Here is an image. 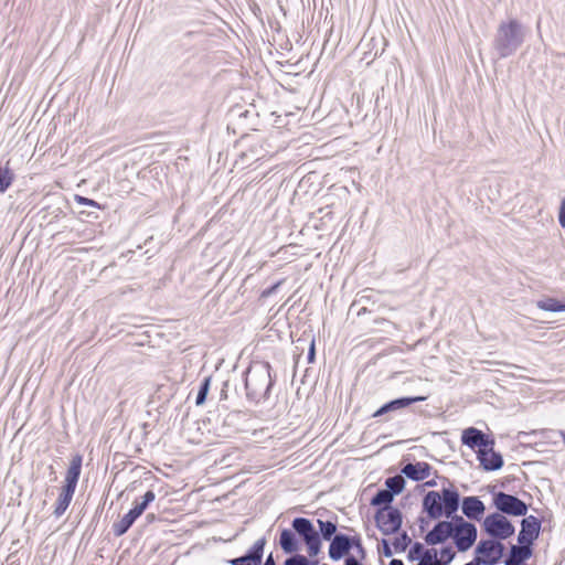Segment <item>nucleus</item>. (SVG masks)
Masks as SVG:
<instances>
[{
    "label": "nucleus",
    "mask_w": 565,
    "mask_h": 565,
    "mask_svg": "<svg viewBox=\"0 0 565 565\" xmlns=\"http://www.w3.org/2000/svg\"><path fill=\"white\" fill-rule=\"evenodd\" d=\"M381 553L385 556V557H391L393 555V550L391 547V543L388 540L386 539H382L381 540Z\"/></svg>",
    "instance_id": "obj_36"
},
{
    "label": "nucleus",
    "mask_w": 565,
    "mask_h": 565,
    "mask_svg": "<svg viewBox=\"0 0 565 565\" xmlns=\"http://www.w3.org/2000/svg\"><path fill=\"white\" fill-rule=\"evenodd\" d=\"M307 361H308L309 364H311V363H313L316 361V344H315V340L313 339L311 340V343H310L309 349H308Z\"/></svg>",
    "instance_id": "obj_38"
},
{
    "label": "nucleus",
    "mask_w": 565,
    "mask_h": 565,
    "mask_svg": "<svg viewBox=\"0 0 565 565\" xmlns=\"http://www.w3.org/2000/svg\"><path fill=\"white\" fill-rule=\"evenodd\" d=\"M387 41L384 36L371 38L366 44L367 49L372 50L373 52V58L381 56L384 53Z\"/></svg>",
    "instance_id": "obj_30"
},
{
    "label": "nucleus",
    "mask_w": 565,
    "mask_h": 565,
    "mask_svg": "<svg viewBox=\"0 0 565 565\" xmlns=\"http://www.w3.org/2000/svg\"><path fill=\"white\" fill-rule=\"evenodd\" d=\"M436 521L433 529L424 536L425 543L430 546L444 544L449 539H452L451 523L440 519Z\"/></svg>",
    "instance_id": "obj_15"
},
{
    "label": "nucleus",
    "mask_w": 565,
    "mask_h": 565,
    "mask_svg": "<svg viewBox=\"0 0 565 565\" xmlns=\"http://www.w3.org/2000/svg\"><path fill=\"white\" fill-rule=\"evenodd\" d=\"M429 521H430V520L428 519V516H427V518H424V516H419V518H418V526H419V530H420L422 532H424V531L426 530V527H427V526H428V524H429Z\"/></svg>",
    "instance_id": "obj_42"
},
{
    "label": "nucleus",
    "mask_w": 565,
    "mask_h": 565,
    "mask_svg": "<svg viewBox=\"0 0 565 565\" xmlns=\"http://www.w3.org/2000/svg\"><path fill=\"white\" fill-rule=\"evenodd\" d=\"M338 519L335 513L324 510L319 513L316 524L308 518L296 516L288 529L302 541L308 555L317 557L321 553L323 541L330 542L340 533Z\"/></svg>",
    "instance_id": "obj_1"
},
{
    "label": "nucleus",
    "mask_w": 565,
    "mask_h": 565,
    "mask_svg": "<svg viewBox=\"0 0 565 565\" xmlns=\"http://www.w3.org/2000/svg\"><path fill=\"white\" fill-rule=\"evenodd\" d=\"M282 284V280H279L270 286H268L267 288H265L264 290H262L260 292V297L262 298H268L270 296H273L274 294L277 292L279 286Z\"/></svg>",
    "instance_id": "obj_33"
},
{
    "label": "nucleus",
    "mask_w": 565,
    "mask_h": 565,
    "mask_svg": "<svg viewBox=\"0 0 565 565\" xmlns=\"http://www.w3.org/2000/svg\"><path fill=\"white\" fill-rule=\"evenodd\" d=\"M151 423L143 420V444H149L151 447L158 445L163 435V425H153L151 429L149 427Z\"/></svg>",
    "instance_id": "obj_24"
},
{
    "label": "nucleus",
    "mask_w": 565,
    "mask_h": 565,
    "mask_svg": "<svg viewBox=\"0 0 565 565\" xmlns=\"http://www.w3.org/2000/svg\"><path fill=\"white\" fill-rule=\"evenodd\" d=\"M443 480L448 483V487H443L440 491L426 492L422 499V512L426 513L429 520L446 518L448 523H451V532H455L470 522L457 514L460 508L459 490L448 478L443 477Z\"/></svg>",
    "instance_id": "obj_2"
},
{
    "label": "nucleus",
    "mask_w": 565,
    "mask_h": 565,
    "mask_svg": "<svg viewBox=\"0 0 565 565\" xmlns=\"http://www.w3.org/2000/svg\"><path fill=\"white\" fill-rule=\"evenodd\" d=\"M555 433H556V434H558L559 436H562L563 441H564V444H565V430H557V431H555Z\"/></svg>",
    "instance_id": "obj_55"
},
{
    "label": "nucleus",
    "mask_w": 565,
    "mask_h": 565,
    "mask_svg": "<svg viewBox=\"0 0 565 565\" xmlns=\"http://www.w3.org/2000/svg\"><path fill=\"white\" fill-rule=\"evenodd\" d=\"M344 565H364L363 562L358 559L353 554H349L345 557Z\"/></svg>",
    "instance_id": "obj_40"
},
{
    "label": "nucleus",
    "mask_w": 565,
    "mask_h": 565,
    "mask_svg": "<svg viewBox=\"0 0 565 565\" xmlns=\"http://www.w3.org/2000/svg\"><path fill=\"white\" fill-rule=\"evenodd\" d=\"M244 384L246 397L260 403L269 398L276 375L271 374V366L267 361L253 363L245 372Z\"/></svg>",
    "instance_id": "obj_3"
},
{
    "label": "nucleus",
    "mask_w": 565,
    "mask_h": 565,
    "mask_svg": "<svg viewBox=\"0 0 565 565\" xmlns=\"http://www.w3.org/2000/svg\"><path fill=\"white\" fill-rule=\"evenodd\" d=\"M146 416H147V417H153L152 422H158V416H159V415H158L157 413H156V414H152V413H151V411H149V409H148V411L146 412Z\"/></svg>",
    "instance_id": "obj_50"
},
{
    "label": "nucleus",
    "mask_w": 565,
    "mask_h": 565,
    "mask_svg": "<svg viewBox=\"0 0 565 565\" xmlns=\"http://www.w3.org/2000/svg\"><path fill=\"white\" fill-rule=\"evenodd\" d=\"M478 537V530L473 523H469L463 527L457 529L452 532V541L456 548L463 553L470 550L476 543Z\"/></svg>",
    "instance_id": "obj_14"
},
{
    "label": "nucleus",
    "mask_w": 565,
    "mask_h": 565,
    "mask_svg": "<svg viewBox=\"0 0 565 565\" xmlns=\"http://www.w3.org/2000/svg\"><path fill=\"white\" fill-rule=\"evenodd\" d=\"M412 544V539L406 531L398 532L393 541V546L396 553H403Z\"/></svg>",
    "instance_id": "obj_31"
},
{
    "label": "nucleus",
    "mask_w": 565,
    "mask_h": 565,
    "mask_svg": "<svg viewBox=\"0 0 565 565\" xmlns=\"http://www.w3.org/2000/svg\"><path fill=\"white\" fill-rule=\"evenodd\" d=\"M394 498L395 497L386 488L379 489L372 497L370 504L376 509H386L388 507H393L392 502Z\"/></svg>",
    "instance_id": "obj_25"
},
{
    "label": "nucleus",
    "mask_w": 565,
    "mask_h": 565,
    "mask_svg": "<svg viewBox=\"0 0 565 565\" xmlns=\"http://www.w3.org/2000/svg\"><path fill=\"white\" fill-rule=\"evenodd\" d=\"M358 554H359V558L361 562H363L365 558H366V550L364 548V546L362 545L360 548L356 550Z\"/></svg>",
    "instance_id": "obj_44"
},
{
    "label": "nucleus",
    "mask_w": 565,
    "mask_h": 565,
    "mask_svg": "<svg viewBox=\"0 0 565 565\" xmlns=\"http://www.w3.org/2000/svg\"><path fill=\"white\" fill-rule=\"evenodd\" d=\"M558 223L565 230V198L561 201L558 210Z\"/></svg>",
    "instance_id": "obj_37"
},
{
    "label": "nucleus",
    "mask_w": 565,
    "mask_h": 565,
    "mask_svg": "<svg viewBox=\"0 0 565 565\" xmlns=\"http://www.w3.org/2000/svg\"><path fill=\"white\" fill-rule=\"evenodd\" d=\"M366 312V308H361L359 311H358V316H361L362 313H365Z\"/></svg>",
    "instance_id": "obj_58"
},
{
    "label": "nucleus",
    "mask_w": 565,
    "mask_h": 565,
    "mask_svg": "<svg viewBox=\"0 0 565 565\" xmlns=\"http://www.w3.org/2000/svg\"><path fill=\"white\" fill-rule=\"evenodd\" d=\"M505 546L499 540H480L475 548L473 558L467 564L497 565L504 556Z\"/></svg>",
    "instance_id": "obj_6"
},
{
    "label": "nucleus",
    "mask_w": 565,
    "mask_h": 565,
    "mask_svg": "<svg viewBox=\"0 0 565 565\" xmlns=\"http://www.w3.org/2000/svg\"><path fill=\"white\" fill-rule=\"evenodd\" d=\"M145 475H149V477H143V480H151V479H152L151 471L143 472V476H145Z\"/></svg>",
    "instance_id": "obj_57"
},
{
    "label": "nucleus",
    "mask_w": 565,
    "mask_h": 565,
    "mask_svg": "<svg viewBox=\"0 0 565 565\" xmlns=\"http://www.w3.org/2000/svg\"><path fill=\"white\" fill-rule=\"evenodd\" d=\"M302 562L303 565H319V561L317 559V557H310L308 554H302Z\"/></svg>",
    "instance_id": "obj_41"
},
{
    "label": "nucleus",
    "mask_w": 565,
    "mask_h": 565,
    "mask_svg": "<svg viewBox=\"0 0 565 565\" xmlns=\"http://www.w3.org/2000/svg\"><path fill=\"white\" fill-rule=\"evenodd\" d=\"M349 541L350 550H358L363 545L360 534L349 535Z\"/></svg>",
    "instance_id": "obj_35"
},
{
    "label": "nucleus",
    "mask_w": 565,
    "mask_h": 565,
    "mask_svg": "<svg viewBox=\"0 0 565 565\" xmlns=\"http://www.w3.org/2000/svg\"><path fill=\"white\" fill-rule=\"evenodd\" d=\"M363 55H364V56H363V58H364V60H365V58H369V57L371 58V61H373V60H374V58H373V52H372V50H370V49H367L366 51H364Z\"/></svg>",
    "instance_id": "obj_48"
},
{
    "label": "nucleus",
    "mask_w": 565,
    "mask_h": 565,
    "mask_svg": "<svg viewBox=\"0 0 565 565\" xmlns=\"http://www.w3.org/2000/svg\"><path fill=\"white\" fill-rule=\"evenodd\" d=\"M161 245H162V241H161V239L157 241V242H156V244H154L152 247H149V248H147L146 250H143V255H148V254H150L152 250H153V253H154V252H157V250H159V249H160V247H161Z\"/></svg>",
    "instance_id": "obj_43"
},
{
    "label": "nucleus",
    "mask_w": 565,
    "mask_h": 565,
    "mask_svg": "<svg viewBox=\"0 0 565 565\" xmlns=\"http://www.w3.org/2000/svg\"><path fill=\"white\" fill-rule=\"evenodd\" d=\"M406 481L402 473L385 479V487L394 497L401 494L404 491Z\"/></svg>",
    "instance_id": "obj_27"
},
{
    "label": "nucleus",
    "mask_w": 565,
    "mask_h": 565,
    "mask_svg": "<svg viewBox=\"0 0 565 565\" xmlns=\"http://www.w3.org/2000/svg\"><path fill=\"white\" fill-rule=\"evenodd\" d=\"M226 387H227V382H225V383L223 384V388H222V391H221V399H222V398H226V397H227Z\"/></svg>",
    "instance_id": "obj_49"
},
{
    "label": "nucleus",
    "mask_w": 565,
    "mask_h": 565,
    "mask_svg": "<svg viewBox=\"0 0 565 565\" xmlns=\"http://www.w3.org/2000/svg\"><path fill=\"white\" fill-rule=\"evenodd\" d=\"M154 242V238L153 236H149L145 242H143V246L146 245H150Z\"/></svg>",
    "instance_id": "obj_53"
},
{
    "label": "nucleus",
    "mask_w": 565,
    "mask_h": 565,
    "mask_svg": "<svg viewBox=\"0 0 565 565\" xmlns=\"http://www.w3.org/2000/svg\"><path fill=\"white\" fill-rule=\"evenodd\" d=\"M277 544L288 555L284 565H303L302 554L299 553L303 543L289 529L282 527L279 530Z\"/></svg>",
    "instance_id": "obj_10"
},
{
    "label": "nucleus",
    "mask_w": 565,
    "mask_h": 565,
    "mask_svg": "<svg viewBox=\"0 0 565 565\" xmlns=\"http://www.w3.org/2000/svg\"><path fill=\"white\" fill-rule=\"evenodd\" d=\"M403 513L397 507L376 509L374 514L375 526L384 535L397 534L403 525Z\"/></svg>",
    "instance_id": "obj_9"
},
{
    "label": "nucleus",
    "mask_w": 565,
    "mask_h": 565,
    "mask_svg": "<svg viewBox=\"0 0 565 565\" xmlns=\"http://www.w3.org/2000/svg\"><path fill=\"white\" fill-rule=\"evenodd\" d=\"M433 467L426 461L408 462L401 469V473L412 481H424L431 475Z\"/></svg>",
    "instance_id": "obj_18"
},
{
    "label": "nucleus",
    "mask_w": 565,
    "mask_h": 565,
    "mask_svg": "<svg viewBox=\"0 0 565 565\" xmlns=\"http://www.w3.org/2000/svg\"><path fill=\"white\" fill-rule=\"evenodd\" d=\"M437 555H438L437 550H435V548L426 550L420 542H414L411 544V547L408 550L407 559L409 562H414V561L431 562V561H436Z\"/></svg>",
    "instance_id": "obj_23"
},
{
    "label": "nucleus",
    "mask_w": 565,
    "mask_h": 565,
    "mask_svg": "<svg viewBox=\"0 0 565 565\" xmlns=\"http://www.w3.org/2000/svg\"><path fill=\"white\" fill-rule=\"evenodd\" d=\"M463 565H469V564H467V563H466V564H463Z\"/></svg>",
    "instance_id": "obj_60"
},
{
    "label": "nucleus",
    "mask_w": 565,
    "mask_h": 565,
    "mask_svg": "<svg viewBox=\"0 0 565 565\" xmlns=\"http://www.w3.org/2000/svg\"><path fill=\"white\" fill-rule=\"evenodd\" d=\"M82 463L83 457L81 455L72 457L70 467L66 471L65 483L62 487V491L56 500L53 511V514L56 518L62 516L72 502L81 476Z\"/></svg>",
    "instance_id": "obj_5"
},
{
    "label": "nucleus",
    "mask_w": 565,
    "mask_h": 565,
    "mask_svg": "<svg viewBox=\"0 0 565 565\" xmlns=\"http://www.w3.org/2000/svg\"><path fill=\"white\" fill-rule=\"evenodd\" d=\"M422 488H435L437 487V481L435 479H430L425 481L422 486Z\"/></svg>",
    "instance_id": "obj_45"
},
{
    "label": "nucleus",
    "mask_w": 565,
    "mask_h": 565,
    "mask_svg": "<svg viewBox=\"0 0 565 565\" xmlns=\"http://www.w3.org/2000/svg\"><path fill=\"white\" fill-rule=\"evenodd\" d=\"M426 396H401L384 403L372 415L373 418L381 417L392 412L404 409L415 403L424 402Z\"/></svg>",
    "instance_id": "obj_16"
},
{
    "label": "nucleus",
    "mask_w": 565,
    "mask_h": 565,
    "mask_svg": "<svg viewBox=\"0 0 565 565\" xmlns=\"http://www.w3.org/2000/svg\"><path fill=\"white\" fill-rule=\"evenodd\" d=\"M156 495L152 490H148L143 493V511L148 508V505L154 500Z\"/></svg>",
    "instance_id": "obj_39"
},
{
    "label": "nucleus",
    "mask_w": 565,
    "mask_h": 565,
    "mask_svg": "<svg viewBox=\"0 0 565 565\" xmlns=\"http://www.w3.org/2000/svg\"><path fill=\"white\" fill-rule=\"evenodd\" d=\"M461 511L469 520L480 521L484 514L486 505L479 497L470 495L460 499Z\"/></svg>",
    "instance_id": "obj_19"
},
{
    "label": "nucleus",
    "mask_w": 565,
    "mask_h": 565,
    "mask_svg": "<svg viewBox=\"0 0 565 565\" xmlns=\"http://www.w3.org/2000/svg\"><path fill=\"white\" fill-rule=\"evenodd\" d=\"M201 33L198 32V31H189L186 33H184V38H192V36H196V35H200Z\"/></svg>",
    "instance_id": "obj_51"
},
{
    "label": "nucleus",
    "mask_w": 565,
    "mask_h": 565,
    "mask_svg": "<svg viewBox=\"0 0 565 565\" xmlns=\"http://www.w3.org/2000/svg\"><path fill=\"white\" fill-rule=\"evenodd\" d=\"M526 28L515 18L501 21L497 28L492 47L500 58L513 55L524 43Z\"/></svg>",
    "instance_id": "obj_4"
},
{
    "label": "nucleus",
    "mask_w": 565,
    "mask_h": 565,
    "mask_svg": "<svg viewBox=\"0 0 565 565\" xmlns=\"http://www.w3.org/2000/svg\"><path fill=\"white\" fill-rule=\"evenodd\" d=\"M267 540L265 536L258 539L242 556L227 561L230 565H260Z\"/></svg>",
    "instance_id": "obj_13"
},
{
    "label": "nucleus",
    "mask_w": 565,
    "mask_h": 565,
    "mask_svg": "<svg viewBox=\"0 0 565 565\" xmlns=\"http://www.w3.org/2000/svg\"><path fill=\"white\" fill-rule=\"evenodd\" d=\"M154 520H156V515L153 513H148L146 515V523L150 524V523L154 522Z\"/></svg>",
    "instance_id": "obj_47"
},
{
    "label": "nucleus",
    "mask_w": 565,
    "mask_h": 565,
    "mask_svg": "<svg viewBox=\"0 0 565 565\" xmlns=\"http://www.w3.org/2000/svg\"><path fill=\"white\" fill-rule=\"evenodd\" d=\"M461 444L475 450H486L494 447L495 440L491 435L483 433L476 427H468L461 433Z\"/></svg>",
    "instance_id": "obj_11"
},
{
    "label": "nucleus",
    "mask_w": 565,
    "mask_h": 565,
    "mask_svg": "<svg viewBox=\"0 0 565 565\" xmlns=\"http://www.w3.org/2000/svg\"><path fill=\"white\" fill-rule=\"evenodd\" d=\"M482 530L493 540L500 542L511 537L515 527L513 523L499 512L489 513L482 522Z\"/></svg>",
    "instance_id": "obj_8"
},
{
    "label": "nucleus",
    "mask_w": 565,
    "mask_h": 565,
    "mask_svg": "<svg viewBox=\"0 0 565 565\" xmlns=\"http://www.w3.org/2000/svg\"><path fill=\"white\" fill-rule=\"evenodd\" d=\"M211 383H212L211 375L203 377V380L201 381V383L199 385L198 394L195 397L196 406H202L206 402V398H207V395H209V392L211 388Z\"/></svg>",
    "instance_id": "obj_28"
},
{
    "label": "nucleus",
    "mask_w": 565,
    "mask_h": 565,
    "mask_svg": "<svg viewBox=\"0 0 565 565\" xmlns=\"http://www.w3.org/2000/svg\"><path fill=\"white\" fill-rule=\"evenodd\" d=\"M349 534L339 533L329 543L328 556L332 561H340L350 554Z\"/></svg>",
    "instance_id": "obj_20"
},
{
    "label": "nucleus",
    "mask_w": 565,
    "mask_h": 565,
    "mask_svg": "<svg viewBox=\"0 0 565 565\" xmlns=\"http://www.w3.org/2000/svg\"><path fill=\"white\" fill-rule=\"evenodd\" d=\"M533 555V547L530 545H511L509 554L503 561L504 565L526 564V561Z\"/></svg>",
    "instance_id": "obj_22"
},
{
    "label": "nucleus",
    "mask_w": 565,
    "mask_h": 565,
    "mask_svg": "<svg viewBox=\"0 0 565 565\" xmlns=\"http://www.w3.org/2000/svg\"><path fill=\"white\" fill-rule=\"evenodd\" d=\"M14 181V173L9 167H0V194H3Z\"/></svg>",
    "instance_id": "obj_29"
},
{
    "label": "nucleus",
    "mask_w": 565,
    "mask_h": 565,
    "mask_svg": "<svg viewBox=\"0 0 565 565\" xmlns=\"http://www.w3.org/2000/svg\"><path fill=\"white\" fill-rule=\"evenodd\" d=\"M489 491L492 494V504L495 507L497 512L510 516L526 515L529 505L519 497L503 491H495L494 487Z\"/></svg>",
    "instance_id": "obj_7"
},
{
    "label": "nucleus",
    "mask_w": 565,
    "mask_h": 565,
    "mask_svg": "<svg viewBox=\"0 0 565 565\" xmlns=\"http://www.w3.org/2000/svg\"><path fill=\"white\" fill-rule=\"evenodd\" d=\"M141 515V502L137 500L134 502L132 509H130L118 522H115L111 526L115 536L124 535L135 523V521Z\"/></svg>",
    "instance_id": "obj_21"
},
{
    "label": "nucleus",
    "mask_w": 565,
    "mask_h": 565,
    "mask_svg": "<svg viewBox=\"0 0 565 565\" xmlns=\"http://www.w3.org/2000/svg\"><path fill=\"white\" fill-rule=\"evenodd\" d=\"M542 530V521L534 515H525L521 521V530L518 534L519 545H530L539 539Z\"/></svg>",
    "instance_id": "obj_12"
},
{
    "label": "nucleus",
    "mask_w": 565,
    "mask_h": 565,
    "mask_svg": "<svg viewBox=\"0 0 565 565\" xmlns=\"http://www.w3.org/2000/svg\"><path fill=\"white\" fill-rule=\"evenodd\" d=\"M438 553L441 556L439 564L449 565L456 557V552L450 545L443 546Z\"/></svg>",
    "instance_id": "obj_32"
},
{
    "label": "nucleus",
    "mask_w": 565,
    "mask_h": 565,
    "mask_svg": "<svg viewBox=\"0 0 565 565\" xmlns=\"http://www.w3.org/2000/svg\"><path fill=\"white\" fill-rule=\"evenodd\" d=\"M536 307L544 311L550 312H564L565 301L554 297H545L536 301Z\"/></svg>",
    "instance_id": "obj_26"
},
{
    "label": "nucleus",
    "mask_w": 565,
    "mask_h": 565,
    "mask_svg": "<svg viewBox=\"0 0 565 565\" xmlns=\"http://www.w3.org/2000/svg\"><path fill=\"white\" fill-rule=\"evenodd\" d=\"M142 335H143V345L146 344V338H149V331L146 330L142 332Z\"/></svg>",
    "instance_id": "obj_56"
},
{
    "label": "nucleus",
    "mask_w": 565,
    "mask_h": 565,
    "mask_svg": "<svg viewBox=\"0 0 565 565\" xmlns=\"http://www.w3.org/2000/svg\"><path fill=\"white\" fill-rule=\"evenodd\" d=\"M388 565H404L403 561L402 559H398V558H393Z\"/></svg>",
    "instance_id": "obj_52"
},
{
    "label": "nucleus",
    "mask_w": 565,
    "mask_h": 565,
    "mask_svg": "<svg viewBox=\"0 0 565 565\" xmlns=\"http://www.w3.org/2000/svg\"><path fill=\"white\" fill-rule=\"evenodd\" d=\"M74 200L81 204V205H86V206H93V207H99V204L92 200V199H88V198H85V196H82V195H78L76 194Z\"/></svg>",
    "instance_id": "obj_34"
},
{
    "label": "nucleus",
    "mask_w": 565,
    "mask_h": 565,
    "mask_svg": "<svg viewBox=\"0 0 565 565\" xmlns=\"http://www.w3.org/2000/svg\"><path fill=\"white\" fill-rule=\"evenodd\" d=\"M321 565H328V564L323 563V564H321Z\"/></svg>",
    "instance_id": "obj_59"
},
{
    "label": "nucleus",
    "mask_w": 565,
    "mask_h": 565,
    "mask_svg": "<svg viewBox=\"0 0 565 565\" xmlns=\"http://www.w3.org/2000/svg\"><path fill=\"white\" fill-rule=\"evenodd\" d=\"M425 565H444V564H439V559L436 557V561L426 562Z\"/></svg>",
    "instance_id": "obj_54"
},
{
    "label": "nucleus",
    "mask_w": 565,
    "mask_h": 565,
    "mask_svg": "<svg viewBox=\"0 0 565 565\" xmlns=\"http://www.w3.org/2000/svg\"><path fill=\"white\" fill-rule=\"evenodd\" d=\"M263 565H277L273 553H269Z\"/></svg>",
    "instance_id": "obj_46"
},
{
    "label": "nucleus",
    "mask_w": 565,
    "mask_h": 565,
    "mask_svg": "<svg viewBox=\"0 0 565 565\" xmlns=\"http://www.w3.org/2000/svg\"><path fill=\"white\" fill-rule=\"evenodd\" d=\"M476 454L480 467L487 472L500 470L504 465L503 456L495 451L493 447H488L483 451L477 450Z\"/></svg>",
    "instance_id": "obj_17"
}]
</instances>
